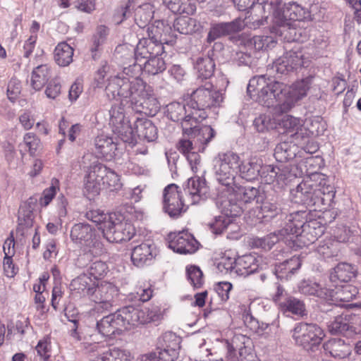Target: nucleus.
Wrapping results in <instances>:
<instances>
[{"label": "nucleus", "mask_w": 361, "mask_h": 361, "mask_svg": "<svg viewBox=\"0 0 361 361\" xmlns=\"http://www.w3.org/2000/svg\"><path fill=\"white\" fill-rule=\"evenodd\" d=\"M312 79L306 78L288 86L265 75L252 78L247 92L251 98L264 106L274 107L276 113L290 111L295 104L307 95Z\"/></svg>", "instance_id": "obj_1"}, {"label": "nucleus", "mask_w": 361, "mask_h": 361, "mask_svg": "<svg viewBox=\"0 0 361 361\" xmlns=\"http://www.w3.org/2000/svg\"><path fill=\"white\" fill-rule=\"evenodd\" d=\"M306 212L298 211L286 215L284 226L278 231L270 233L263 238H257L253 240V245L264 250H271V247L280 240L287 239L294 241V238H302L305 233H310L312 238L309 240L314 242L324 232L323 227L317 225L316 221L307 222L305 220Z\"/></svg>", "instance_id": "obj_2"}, {"label": "nucleus", "mask_w": 361, "mask_h": 361, "mask_svg": "<svg viewBox=\"0 0 361 361\" xmlns=\"http://www.w3.org/2000/svg\"><path fill=\"white\" fill-rule=\"evenodd\" d=\"M188 195L183 197L181 189L176 184L167 185L163 192V209L171 218H178L185 212L188 204H195L202 198H205L208 192L206 181L200 177H193L188 180L183 189Z\"/></svg>", "instance_id": "obj_3"}, {"label": "nucleus", "mask_w": 361, "mask_h": 361, "mask_svg": "<svg viewBox=\"0 0 361 361\" xmlns=\"http://www.w3.org/2000/svg\"><path fill=\"white\" fill-rule=\"evenodd\" d=\"M147 86L139 77L130 79L115 75L109 78L105 92L109 99L120 100L121 104H128L131 108Z\"/></svg>", "instance_id": "obj_4"}, {"label": "nucleus", "mask_w": 361, "mask_h": 361, "mask_svg": "<svg viewBox=\"0 0 361 361\" xmlns=\"http://www.w3.org/2000/svg\"><path fill=\"white\" fill-rule=\"evenodd\" d=\"M121 185L119 176L115 171L97 161L89 168L85 177L84 192L87 193L89 198H92L99 195L103 188L113 191L120 189Z\"/></svg>", "instance_id": "obj_5"}, {"label": "nucleus", "mask_w": 361, "mask_h": 361, "mask_svg": "<svg viewBox=\"0 0 361 361\" xmlns=\"http://www.w3.org/2000/svg\"><path fill=\"white\" fill-rule=\"evenodd\" d=\"M255 200L257 202L262 200L258 188L242 186L235 183L229 192L219 197L218 204L226 215L240 216L243 213L244 205Z\"/></svg>", "instance_id": "obj_6"}, {"label": "nucleus", "mask_w": 361, "mask_h": 361, "mask_svg": "<svg viewBox=\"0 0 361 361\" xmlns=\"http://www.w3.org/2000/svg\"><path fill=\"white\" fill-rule=\"evenodd\" d=\"M263 9L271 13L275 23L279 27L293 28L296 21L303 20L306 16V11L295 2L283 4L281 0H271L263 2Z\"/></svg>", "instance_id": "obj_7"}, {"label": "nucleus", "mask_w": 361, "mask_h": 361, "mask_svg": "<svg viewBox=\"0 0 361 361\" xmlns=\"http://www.w3.org/2000/svg\"><path fill=\"white\" fill-rule=\"evenodd\" d=\"M222 101L221 93L214 90L212 85L206 84L192 92L188 106L198 120L202 121L207 117V110L219 106Z\"/></svg>", "instance_id": "obj_8"}, {"label": "nucleus", "mask_w": 361, "mask_h": 361, "mask_svg": "<svg viewBox=\"0 0 361 361\" xmlns=\"http://www.w3.org/2000/svg\"><path fill=\"white\" fill-rule=\"evenodd\" d=\"M240 157L232 152L219 154L214 159V171L218 182L224 187L221 192L224 194L231 190L235 182L237 169L239 167Z\"/></svg>", "instance_id": "obj_9"}, {"label": "nucleus", "mask_w": 361, "mask_h": 361, "mask_svg": "<svg viewBox=\"0 0 361 361\" xmlns=\"http://www.w3.org/2000/svg\"><path fill=\"white\" fill-rule=\"evenodd\" d=\"M325 334L322 329L314 323L300 322L292 331V338L296 345L309 353H316L320 349Z\"/></svg>", "instance_id": "obj_10"}, {"label": "nucleus", "mask_w": 361, "mask_h": 361, "mask_svg": "<svg viewBox=\"0 0 361 361\" xmlns=\"http://www.w3.org/2000/svg\"><path fill=\"white\" fill-rule=\"evenodd\" d=\"M129 49L128 59H132L135 56V61L148 59L156 56H161L164 52V47L161 43L155 42L150 38H142L134 46L123 44L116 47V53L122 54L123 51Z\"/></svg>", "instance_id": "obj_11"}, {"label": "nucleus", "mask_w": 361, "mask_h": 361, "mask_svg": "<svg viewBox=\"0 0 361 361\" xmlns=\"http://www.w3.org/2000/svg\"><path fill=\"white\" fill-rule=\"evenodd\" d=\"M72 241L92 254H99L102 245L97 237L96 231L88 224H75L71 231Z\"/></svg>", "instance_id": "obj_12"}, {"label": "nucleus", "mask_w": 361, "mask_h": 361, "mask_svg": "<svg viewBox=\"0 0 361 361\" xmlns=\"http://www.w3.org/2000/svg\"><path fill=\"white\" fill-rule=\"evenodd\" d=\"M256 355L253 350L251 339L242 334L233 337L231 343H227V353L225 361H255Z\"/></svg>", "instance_id": "obj_13"}, {"label": "nucleus", "mask_w": 361, "mask_h": 361, "mask_svg": "<svg viewBox=\"0 0 361 361\" xmlns=\"http://www.w3.org/2000/svg\"><path fill=\"white\" fill-rule=\"evenodd\" d=\"M110 125L112 126L113 132L126 143L134 146L136 144V139L134 130L130 125V121L126 117L124 109L121 106H114L109 111Z\"/></svg>", "instance_id": "obj_14"}, {"label": "nucleus", "mask_w": 361, "mask_h": 361, "mask_svg": "<svg viewBox=\"0 0 361 361\" xmlns=\"http://www.w3.org/2000/svg\"><path fill=\"white\" fill-rule=\"evenodd\" d=\"M117 313L126 330L130 329L131 326L152 322L158 317L155 312L148 308L140 309L132 305L118 310Z\"/></svg>", "instance_id": "obj_15"}, {"label": "nucleus", "mask_w": 361, "mask_h": 361, "mask_svg": "<svg viewBox=\"0 0 361 361\" xmlns=\"http://www.w3.org/2000/svg\"><path fill=\"white\" fill-rule=\"evenodd\" d=\"M297 195H300L302 201L309 204H315L319 200H324L322 195L330 199L334 197V187L326 185L324 179L319 184H313L310 181H304L297 186Z\"/></svg>", "instance_id": "obj_16"}, {"label": "nucleus", "mask_w": 361, "mask_h": 361, "mask_svg": "<svg viewBox=\"0 0 361 361\" xmlns=\"http://www.w3.org/2000/svg\"><path fill=\"white\" fill-rule=\"evenodd\" d=\"M308 59L305 57L303 50L298 48L292 49L282 56L276 59L271 69L279 75H286L302 66H308Z\"/></svg>", "instance_id": "obj_17"}, {"label": "nucleus", "mask_w": 361, "mask_h": 361, "mask_svg": "<svg viewBox=\"0 0 361 361\" xmlns=\"http://www.w3.org/2000/svg\"><path fill=\"white\" fill-rule=\"evenodd\" d=\"M134 226L127 221H121L111 218L110 221L104 223L102 232L104 237L110 243H121L130 240L135 235Z\"/></svg>", "instance_id": "obj_18"}, {"label": "nucleus", "mask_w": 361, "mask_h": 361, "mask_svg": "<svg viewBox=\"0 0 361 361\" xmlns=\"http://www.w3.org/2000/svg\"><path fill=\"white\" fill-rule=\"evenodd\" d=\"M118 292L114 284L102 281L94 286L90 299L97 305L98 310H110L115 304Z\"/></svg>", "instance_id": "obj_19"}, {"label": "nucleus", "mask_w": 361, "mask_h": 361, "mask_svg": "<svg viewBox=\"0 0 361 361\" xmlns=\"http://www.w3.org/2000/svg\"><path fill=\"white\" fill-rule=\"evenodd\" d=\"M193 113L192 109L188 113L183 103L173 102L166 106L167 117L174 122L181 121L183 133H190L193 128V123L198 121L197 116Z\"/></svg>", "instance_id": "obj_20"}, {"label": "nucleus", "mask_w": 361, "mask_h": 361, "mask_svg": "<svg viewBox=\"0 0 361 361\" xmlns=\"http://www.w3.org/2000/svg\"><path fill=\"white\" fill-rule=\"evenodd\" d=\"M131 109L137 113L144 114L146 116H155L160 109V104L153 87L148 85Z\"/></svg>", "instance_id": "obj_21"}, {"label": "nucleus", "mask_w": 361, "mask_h": 361, "mask_svg": "<svg viewBox=\"0 0 361 361\" xmlns=\"http://www.w3.org/2000/svg\"><path fill=\"white\" fill-rule=\"evenodd\" d=\"M245 26L244 20L240 18L231 22L212 24L207 37V42L210 44L222 37L239 32Z\"/></svg>", "instance_id": "obj_22"}, {"label": "nucleus", "mask_w": 361, "mask_h": 361, "mask_svg": "<svg viewBox=\"0 0 361 361\" xmlns=\"http://www.w3.org/2000/svg\"><path fill=\"white\" fill-rule=\"evenodd\" d=\"M169 247L180 254H191L196 251L197 242L187 231L171 233L169 236Z\"/></svg>", "instance_id": "obj_23"}, {"label": "nucleus", "mask_w": 361, "mask_h": 361, "mask_svg": "<svg viewBox=\"0 0 361 361\" xmlns=\"http://www.w3.org/2000/svg\"><path fill=\"white\" fill-rule=\"evenodd\" d=\"M259 176L267 184L276 182L278 185H283L290 179L291 173L286 166L266 165L262 167Z\"/></svg>", "instance_id": "obj_24"}, {"label": "nucleus", "mask_w": 361, "mask_h": 361, "mask_svg": "<svg viewBox=\"0 0 361 361\" xmlns=\"http://www.w3.org/2000/svg\"><path fill=\"white\" fill-rule=\"evenodd\" d=\"M238 44L244 45L245 47L255 50H262L274 47L276 41L272 36H254L250 37L247 34L243 33L235 38Z\"/></svg>", "instance_id": "obj_25"}, {"label": "nucleus", "mask_w": 361, "mask_h": 361, "mask_svg": "<svg viewBox=\"0 0 361 361\" xmlns=\"http://www.w3.org/2000/svg\"><path fill=\"white\" fill-rule=\"evenodd\" d=\"M117 311L108 316L104 317L97 323V329L99 334L104 336L111 337L119 335L123 330Z\"/></svg>", "instance_id": "obj_26"}, {"label": "nucleus", "mask_w": 361, "mask_h": 361, "mask_svg": "<svg viewBox=\"0 0 361 361\" xmlns=\"http://www.w3.org/2000/svg\"><path fill=\"white\" fill-rule=\"evenodd\" d=\"M357 293V288L352 285L336 286L334 289L327 288L325 300L334 304L339 302H348L353 300Z\"/></svg>", "instance_id": "obj_27"}, {"label": "nucleus", "mask_w": 361, "mask_h": 361, "mask_svg": "<svg viewBox=\"0 0 361 361\" xmlns=\"http://www.w3.org/2000/svg\"><path fill=\"white\" fill-rule=\"evenodd\" d=\"M325 355L337 359H344L350 355L352 346L340 338H332L324 342L321 348Z\"/></svg>", "instance_id": "obj_28"}, {"label": "nucleus", "mask_w": 361, "mask_h": 361, "mask_svg": "<svg viewBox=\"0 0 361 361\" xmlns=\"http://www.w3.org/2000/svg\"><path fill=\"white\" fill-rule=\"evenodd\" d=\"M261 258H257L253 255H245L238 257L235 262V276H247L259 269V262Z\"/></svg>", "instance_id": "obj_29"}, {"label": "nucleus", "mask_w": 361, "mask_h": 361, "mask_svg": "<svg viewBox=\"0 0 361 361\" xmlns=\"http://www.w3.org/2000/svg\"><path fill=\"white\" fill-rule=\"evenodd\" d=\"M262 160L257 157H250L243 161H239V172L240 177L246 180L251 181L257 179L262 169Z\"/></svg>", "instance_id": "obj_30"}, {"label": "nucleus", "mask_w": 361, "mask_h": 361, "mask_svg": "<svg viewBox=\"0 0 361 361\" xmlns=\"http://www.w3.org/2000/svg\"><path fill=\"white\" fill-rule=\"evenodd\" d=\"M134 130L140 140L149 142L157 138V129L148 118H137L134 123Z\"/></svg>", "instance_id": "obj_31"}, {"label": "nucleus", "mask_w": 361, "mask_h": 361, "mask_svg": "<svg viewBox=\"0 0 361 361\" xmlns=\"http://www.w3.org/2000/svg\"><path fill=\"white\" fill-rule=\"evenodd\" d=\"M350 316L341 314L334 318L328 323V329L331 334H343L350 336L355 333V329L349 322Z\"/></svg>", "instance_id": "obj_32"}, {"label": "nucleus", "mask_w": 361, "mask_h": 361, "mask_svg": "<svg viewBox=\"0 0 361 361\" xmlns=\"http://www.w3.org/2000/svg\"><path fill=\"white\" fill-rule=\"evenodd\" d=\"M96 153L106 160L114 157L117 149V143L111 137L101 135L95 139Z\"/></svg>", "instance_id": "obj_33"}, {"label": "nucleus", "mask_w": 361, "mask_h": 361, "mask_svg": "<svg viewBox=\"0 0 361 361\" xmlns=\"http://www.w3.org/2000/svg\"><path fill=\"white\" fill-rule=\"evenodd\" d=\"M357 269L352 264L342 262L338 264L330 274V280L332 282H348L355 278Z\"/></svg>", "instance_id": "obj_34"}, {"label": "nucleus", "mask_w": 361, "mask_h": 361, "mask_svg": "<svg viewBox=\"0 0 361 361\" xmlns=\"http://www.w3.org/2000/svg\"><path fill=\"white\" fill-rule=\"evenodd\" d=\"M152 244L144 243L134 247L131 254L133 263L137 267H142L154 257Z\"/></svg>", "instance_id": "obj_35"}, {"label": "nucleus", "mask_w": 361, "mask_h": 361, "mask_svg": "<svg viewBox=\"0 0 361 361\" xmlns=\"http://www.w3.org/2000/svg\"><path fill=\"white\" fill-rule=\"evenodd\" d=\"M278 125L283 128L286 133H293L295 140L299 137L304 138V133L301 121L290 115H285L278 122Z\"/></svg>", "instance_id": "obj_36"}, {"label": "nucleus", "mask_w": 361, "mask_h": 361, "mask_svg": "<svg viewBox=\"0 0 361 361\" xmlns=\"http://www.w3.org/2000/svg\"><path fill=\"white\" fill-rule=\"evenodd\" d=\"M193 123L192 129L190 133L185 134L194 135L196 141L202 145V149L207 145L215 136L216 132L210 126H203L200 128L197 127V123Z\"/></svg>", "instance_id": "obj_37"}, {"label": "nucleus", "mask_w": 361, "mask_h": 361, "mask_svg": "<svg viewBox=\"0 0 361 361\" xmlns=\"http://www.w3.org/2000/svg\"><path fill=\"white\" fill-rule=\"evenodd\" d=\"M202 27L196 19L188 17H179L173 23V28L180 34L192 35L199 31Z\"/></svg>", "instance_id": "obj_38"}, {"label": "nucleus", "mask_w": 361, "mask_h": 361, "mask_svg": "<svg viewBox=\"0 0 361 361\" xmlns=\"http://www.w3.org/2000/svg\"><path fill=\"white\" fill-rule=\"evenodd\" d=\"M300 258L294 256L276 265V272L279 278L288 279L300 269Z\"/></svg>", "instance_id": "obj_39"}, {"label": "nucleus", "mask_w": 361, "mask_h": 361, "mask_svg": "<svg viewBox=\"0 0 361 361\" xmlns=\"http://www.w3.org/2000/svg\"><path fill=\"white\" fill-rule=\"evenodd\" d=\"M154 6L149 3L143 4L135 9L134 18L140 27H145L154 17Z\"/></svg>", "instance_id": "obj_40"}, {"label": "nucleus", "mask_w": 361, "mask_h": 361, "mask_svg": "<svg viewBox=\"0 0 361 361\" xmlns=\"http://www.w3.org/2000/svg\"><path fill=\"white\" fill-rule=\"evenodd\" d=\"M168 8L174 13L192 15L195 5L190 0H162Z\"/></svg>", "instance_id": "obj_41"}, {"label": "nucleus", "mask_w": 361, "mask_h": 361, "mask_svg": "<svg viewBox=\"0 0 361 361\" xmlns=\"http://www.w3.org/2000/svg\"><path fill=\"white\" fill-rule=\"evenodd\" d=\"M73 49L66 42L58 44L54 50V59L60 66H67L73 61Z\"/></svg>", "instance_id": "obj_42"}, {"label": "nucleus", "mask_w": 361, "mask_h": 361, "mask_svg": "<svg viewBox=\"0 0 361 361\" xmlns=\"http://www.w3.org/2000/svg\"><path fill=\"white\" fill-rule=\"evenodd\" d=\"M50 69L47 65L36 67L32 73L31 85L35 90H40L50 78Z\"/></svg>", "instance_id": "obj_43"}, {"label": "nucleus", "mask_w": 361, "mask_h": 361, "mask_svg": "<svg viewBox=\"0 0 361 361\" xmlns=\"http://www.w3.org/2000/svg\"><path fill=\"white\" fill-rule=\"evenodd\" d=\"M299 292L305 295H314L321 299L326 298V288H322L320 286L312 281H303L298 286Z\"/></svg>", "instance_id": "obj_44"}, {"label": "nucleus", "mask_w": 361, "mask_h": 361, "mask_svg": "<svg viewBox=\"0 0 361 361\" xmlns=\"http://www.w3.org/2000/svg\"><path fill=\"white\" fill-rule=\"evenodd\" d=\"M71 286L79 293L87 295L89 298H90L92 291L94 288V285L91 278L86 274H81L74 279L71 283Z\"/></svg>", "instance_id": "obj_45"}, {"label": "nucleus", "mask_w": 361, "mask_h": 361, "mask_svg": "<svg viewBox=\"0 0 361 361\" xmlns=\"http://www.w3.org/2000/svg\"><path fill=\"white\" fill-rule=\"evenodd\" d=\"M195 68L197 72L198 78L207 79L213 75L215 63L213 59L209 56L200 57L196 61Z\"/></svg>", "instance_id": "obj_46"}, {"label": "nucleus", "mask_w": 361, "mask_h": 361, "mask_svg": "<svg viewBox=\"0 0 361 361\" xmlns=\"http://www.w3.org/2000/svg\"><path fill=\"white\" fill-rule=\"evenodd\" d=\"M295 145L291 142H282L274 149V157L279 162H284L295 157Z\"/></svg>", "instance_id": "obj_47"}, {"label": "nucleus", "mask_w": 361, "mask_h": 361, "mask_svg": "<svg viewBox=\"0 0 361 361\" xmlns=\"http://www.w3.org/2000/svg\"><path fill=\"white\" fill-rule=\"evenodd\" d=\"M279 305L284 311L290 312L293 314L300 317L306 314L305 303L298 298L288 297L284 302H279Z\"/></svg>", "instance_id": "obj_48"}, {"label": "nucleus", "mask_w": 361, "mask_h": 361, "mask_svg": "<svg viewBox=\"0 0 361 361\" xmlns=\"http://www.w3.org/2000/svg\"><path fill=\"white\" fill-rule=\"evenodd\" d=\"M262 200H263L262 198ZM260 207L263 217L273 218L279 215L281 211L278 197H267L264 200H261Z\"/></svg>", "instance_id": "obj_49"}, {"label": "nucleus", "mask_w": 361, "mask_h": 361, "mask_svg": "<svg viewBox=\"0 0 361 361\" xmlns=\"http://www.w3.org/2000/svg\"><path fill=\"white\" fill-rule=\"evenodd\" d=\"M254 126L259 133H264L276 128L278 121L271 114L259 115L254 121Z\"/></svg>", "instance_id": "obj_50"}, {"label": "nucleus", "mask_w": 361, "mask_h": 361, "mask_svg": "<svg viewBox=\"0 0 361 361\" xmlns=\"http://www.w3.org/2000/svg\"><path fill=\"white\" fill-rule=\"evenodd\" d=\"M180 338L172 332H166L163 334L159 341V345L168 350H171L172 353L179 354Z\"/></svg>", "instance_id": "obj_51"}, {"label": "nucleus", "mask_w": 361, "mask_h": 361, "mask_svg": "<svg viewBox=\"0 0 361 361\" xmlns=\"http://www.w3.org/2000/svg\"><path fill=\"white\" fill-rule=\"evenodd\" d=\"M144 62V71L149 75H157L166 70V63L161 56L146 59Z\"/></svg>", "instance_id": "obj_52"}, {"label": "nucleus", "mask_w": 361, "mask_h": 361, "mask_svg": "<svg viewBox=\"0 0 361 361\" xmlns=\"http://www.w3.org/2000/svg\"><path fill=\"white\" fill-rule=\"evenodd\" d=\"M115 216V214H105L99 209L90 210L86 213L87 219L99 225V229L102 232L104 228V223L110 221L111 218Z\"/></svg>", "instance_id": "obj_53"}, {"label": "nucleus", "mask_w": 361, "mask_h": 361, "mask_svg": "<svg viewBox=\"0 0 361 361\" xmlns=\"http://www.w3.org/2000/svg\"><path fill=\"white\" fill-rule=\"evenodd\" d=\"M222 214L223 215L216 216L214 220L209 224L211 231L215 234L222 233L231 223L230 217L235 216L226 215L224 212Z\"/></svg>", "instance_id": "obj_54"}, {"label": "nucleus", "mask_w": 361, "mask_h": 361, "mask_svg": "<svg viewBox=\"0 0 361 361\" xmlns=\"http://www.w3.org/2000/svg\"><path fill=\"white\" fill-rule=\"evenodd\" d=\"M59 190V181L56 178H52L51 185L46 188L39 199V204L42 207H47L55 197L56 192Z\"/></svg>", "instance_id": "obj_55"}, {"label": "nucleus", "mask_w": 361, "mask_h": 361, "mask_svg": "<svg viewBox=\"0 0 361 361\" xmlns=\"http://www.w3.org/2000/svg\"><path fill=\"white\" fill-rule=\"evenodd\" d=\"M163 30H164V22L163 20L155 21L154 24L147 27L148 37L164 45L166 43V39L162 37Z\"/></svg>", "instance_id": "obj_56"}, {"label": "nucleus", "mask_w": 361, "mask_h": 361, "mask_svg": "<svg viewBox=\"0 0 361 361\" xmlns=\"http://www.w3.org/2000/svg\"><path fill=\"white\" fill-rule=\"evenodd\" d=\"M108 35L109 29L107 27L99 25L97 27L92 37V46L90 49L92 53L99 50V47L105 42Z\"/></svg>", "instance_id": "obj_57"}, {"label": "nucleus", "mask_w": 361, "mask_h": 361, "mask_svg": "<svg viewBox=\"0 0 361 361\" xmlns=\"http://www.w3.org/2000/svg\"><path fill=\"white\" fill-rule=\"evenodd\" d=\"M34 203V199L30 198L27 202L20 207L18 210L19 221L23 220L25 224L27 226L30 225L32 223V210L34 209L32 204Z\"/></svg>", "instance_id": "obj_58"}, {"label": "nucleus", "mask_w": 361, "mask_h": 361, "mask_svg": "<svg viewBox=\"0 0 361 361\" xmlns=\"http://www.w3.org/2000/svg\"><path fill=\"white\" fill-rule=\"evenodd\" d=\"M235 257H230L224 256L221 258V262L218 264V269L224 274H229L232 276H236L234 270H235Z\"/></svg>", "instance_id": "obj_59"}, {"label": "nucleus", "mask_w": 361, "mask_h": 361, "mask_svg": "<svg viewBox=\"0 0 361 361\" xmlns=\"http://www.w3.org/2000/svg\"><path fill=\"white\" fill-rule=\"evenodd\" d=\"M188 280L194 288H200L203 283V274L196 266H190L187 269Z\"/></svg>", "instance_id": "obj_60"}, {"label": "nucleus", "mask_w": 361, "mask_h": 361, "mask_svg": "<svg viewBox=\"0 0 361 361\" xmlns=\"http://www.w3.org/2000/svg\"><path fill=\"white\" fill-rule=\"evenodd\" d=\"M108 361H133L130 353L125 350L113 348L107 351Z\"/></svg>", "instance_id": "obj_61"}, {"label": "nucleus", "mask_w": 361, "mask_h": 361, "mask_svg": "<svg viewBox=\"0 0 361 361\" xmlns=\"http://www.w3.org/2000/svg\"><path fill=\"white\" fill-rule=\"evenodd\" d=\"M23 142L28 147L31 155H35L37 150L40 147V140L32 133H27L24 135Z\"/></svg>", "instance_id": "obj_62"}, {"label": "nucleus", "mask_w": 361, "mask_h": 361, "mask_svg": "<svg viewBox=\"0 0 361 361\" xmlns=\"http://www.w3.org/2000/svg\"><path fill=\"white\" fill-rule=\"evenodd\" d=\"M107 270L106 264L102 261H95L90 264L89 274L95 279L102 277Z\"/></svg>", "instance_id": "obj_63"}, {"label": "nucleus", "mask_w": 361, "mask_h": 361, "mask_svg": "<svg viewBox=\"0 0 361 361\" xmlns=\"http://www.w3.org/2000/svg\"><path fill=\"white\" fill-rule=\"evenodd\" d=\"M20 90L21 87L20 82L15 79L11 80L7 87V95L9 100L14 102L20 94Z\"/></svg>", "instance_id": "obj_64"}]
</instances>
